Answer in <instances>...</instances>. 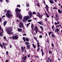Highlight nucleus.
<instances>
[{
	"label": "nucleus",
	"instance_id": "nucleus-1",
	"mask_svg": "<svg viewBox=\"0 0 62 62\" xmlns=\"http://www.w3.org/2000/svg\"><path fill=\"white\" fill-rule=\"evenodd\" d=\"M19 12H20V11H21V10L19 9L18 8L16 9V12L17 17H19V18H20V19L21 20V19H22V16L21 14H19Z\"/></svg>",
	"mask_w": 62,
	"mask_h": 62
},
{
	"label": "nucleus",
	"instance_id": "nucleus-2",
	"mask_svg": "<svg viewBox=\"0 0 62 62\" xmlns=\"http://www.w3.org/2000/svg\"><path fill=\"white\" fill-rule=\"evenodd\" d=\"M23 19L22 21L23 22H25L26 21H27L28 20L30 19V17L28 16H25L23 17Z\"/></svg>",
	"mask_w": 62,
	"mask_h": 62
},
{
	"label": "nucleus",
	"instance_id": "nucleus-3",
	"mask_svg": "<svg viewBox=\"0 0 62 62\" xmlns=\"http://www.w3.org/2000/svg\"><path fill=\"white\" fill-rule=\"evenodd\" d=\"M10 13H11V12H10V11L8 10L7 11V13L6 14V15L7 16V17H8L9 18H10V17H11V16H12V15L10 14Z\"/></svg>",
	"mask_w": 62,
	"mask_h": 62
},
{
	"label": "nucleus",
	"instance_id": "nucleus-4",
	"mask_svg": "<svg viewBox=\"0 0 62 62\" xmlns=\"http://www.w3.org/2000/svg\"><path fill=\"white\" fill-rule=\"evenodd\" d=\"M6 32L8 33V34L9 35V34H13V32H12V30L9 29H6Z\"/></svg>",
	"mask_w": 62,
	"mask_h": 62
},
{
	"label": "nucleus",
	"instance_id": "nucleus-5",
	"mask_svg": "<svg viewBox=\"0 0 62 62\" xmlns=\"http://www.w3.org/2000/svg\"><path fill=\"white\" fill-rule=\"evenodd\" d=\"M19 27L20 28H22V27H23V23L20 22L19 23Z\"/></svg>",
	"mask_w": 62,
	"mask_h": 62
},
{
	"label": "nucleus",
	"instance_id": "nucleus-6",
	"mask_svg": "<svg viewBox=\"0 0 62 62\" xmlns=\"http://www.w3.org/2000/svg\"><path fill=\"white\" fill-rule=\"evenodd\" d=\"M29 14L30 17V18H31V17H32V13L30 11L29 12Z\"/></svg>",
	"mask_w": 62,
	"mask_h": 62
},
{
	"label": "nucleus",
	"instance_id": "nucleus-7",
	"mask_svg": "<svg viewBox=\"0 0 62 62\" xmlns=\"http://www.w3.org/2000/svg\"><path fill=\"white\" fill-rule=\"evenodd\" d=\"M46 10L48 12H49V7L48 6V5H46Z\"/></svg>",
	"mask_w": 62,
	"mask_h": 62
},
{
	"label": "nucleus",
	"instance_id": "nucleus-8",
	"mask_svg": "<svg viewBox=\"0 0 62 62\" xmlns=\"http://www.w3.org/2000/svg\"><path fill=\"white\" fill-rule=\"evenodd\" d=\"M36 40H37V45H38V47H39V46H40L39 45V41L37 40V39H35Z\"/></svg>",
	"mask_w": 62,
	"mask_h": 62
},
{
	"label": "nucleus",
	"instance_id": "nucleus-9",
	"mask_svg": "<svg viewBox=\"0 0 62 62\" xmlns=\"http://www.w3.org/2000/svg\"><path fill=\"white\" fill-rule=\"evenodd\" d=\"M26 58H27V56L25 55V56H24L22 58V59H23L24 60H25Z\"/></svg>",
	"mask_w": 62,
	"mask_h": 62
},
{
	"label": "nucleus",
	"instance_id": "nucleus-10",
	"mask_svg": "<svg viewBox=\"0 0 62 62\" xmlns=\"http://www.w3.org/2000/svg\"><path fill=\"white\" fill-rule=\"evenodd\" d=\"M46 15V17L47 18H49L50 17V16L49 15H48V14L46 13V12H45Z\"/></svg>",
	"mask_w": 62,
	"mask_h": 62
},
{
	"label": "nucleus",
	"instance_id": "nucleus-11",
	"mask_svg": "<svg viewBox=\"0 0 62 62\" xmlns=\"http://www.w3.org/2000/svg\"><path fill=\"white\" fill-rule=\"evenodd\" d=\"M34 30H39V29H38V27H37V26H35L34 27Z\"/></svg>",
	"mask_w": 62,
	"mask_h": 62
},
{
	"label": "nucleus",
	"instance_id": "nucleus-12",
	"mask_svg": "<svg viewBox=\"0 0 62 62\" xmlns=\"http://www.w3.org/2000/svg\"><path fill=\"white\" fill-rule=\"evenodd\" d=\"M18 31L19 32H22V29L20 28H19L18 29Z\"/></svg>",
	"mask_w": 62,
	"mask_h": 62
},
{
	"label": "nucleus",
	"instance_id": "nucleus-13",
	"mask_svg": "<svg viewBox=\"0 0 62 62\" xmlns=\"http://www.w3.org/2000/svg\"><path fill=\"white\" fill-rule=\"evenodd\" d=\"M52 37L53 38H55V35H54V34H52Z\"/></svg>",
	"mask_w": 62,
	"mask_h": 62
},
{
	"label": "nucleus",
	"instance_id": "nucleus-14",
	"mask_svg": "<svg viewBox=\"0 0 62 62\" xmlns=\"http://www.w3.org/2000/svg\"><path fill=\"white\" fill-rule=\"evenodd\" d=\"M18 39V35H17L15 36V39Z\"/></svg>",
	"mask_w": 62,
	"mask_h": 62
},
{
	"label": "nucleus",
	"instance_id": "nucleus-15",
	"mask_svg": "<svg viewBox=\"0 0 62 62\" xmlns=\"http://www.w3.org/2000/svg\"><path fill=\"white\" fill-rule=\"evenodd\" d=\"M7 23V21H5L4 22L3 24H4V26L6 25V24Z\"/></svg>",
	"mask_w": 62,
	"mask_h": 62
},
{
	"label": "nucleus",
	"instance_id": "nucleus-16",
	"mask_svg": "<svg viewBox=\"0 0 62 62\" xmlns=\"http://www.w3.org/2000/svg\"><path fill=\"white\" fill-rule=\"evenodd\" d=\"M30 46L29 45H27V47L28 49H30Z\"/></svg>",
	"mask_w": 62,
	"mask_h": 62
},
{
	"label": "nucleus",
	"instance_id": "nucleus-17",
	"mask_svg": "<svg viewBox=\"0 0 62 62\" xmlns=\"http://www.w3.org/2000/svg\"><path fill=\"white\" fill-rule=\"evenodd\" d=\"M34 48V49H36V46L34 44H32Z\"/></svg>",
	"mask_w": 62,
	"mask_h": 62
},
{
	"label": "nucleus",
	"instance_id": "nucleus-18",
	"mask_svg": "<svg viewBox=\"0 0 62 62\" xmlns=\"http://www.w3.org/2000/svg\"><path fill=\"white\" fill-rule=\"evenodd\" d=\"M21 49L22 52H23L24 51V49H23V47H21Z\"/></svg>",
	"mask_w": 62,
	"mask_h": 62
},
{
	"label": "nucleus",
	"instance_id": "nucleus-19",
	"mask_svg": "<svg viewBox=\"0 0 62 62\" xmlns=\"http://www.w3.org/2000/svg\"><path fill=\"white\" fill-rule=\"evenodd\" d=\"M40 27V28H41L42 30V31H43V28L42 26H41Z\"/></svg>",
	"mask_w": 62,
	"mask_h": 62
},
{
	"label": "nucleus",
	"instance_id": "nucleus-20",
	"mask_svg": "<svg viewBox=\"0 0 62 62\" xmlns=\"http://www.w3.org/2000/svg\"><path fill=\"white\" fill-rule=\"evenodd\" d=\"M50 3H52V4H54V3L53 1H52L51 0L50 1Z\"/></svg>",
	"mask_w": 62,
	"mask_h": 62
},
{
	"label": "nucleus",
	"instance_id": "nucleus-21",
	"mask_svg": "<svg viewBox=\"0 0 62 62\" xmlns=\"http://www.w3.org/2000/svg\"><path fill=\"white\" fill-rule=\"evenodd\" d=\"M58 11L59 13H61V11L59 9L58 10Z\"/></svg>",
	"mask_w": 62,
	"mask_h": 62
},
{
	"label": "nucleus",
	"instance_id": "nucleus-22",
	"mask_svg": "<svg viewBox=\"0 0 62 62\" xmlns=\"http://www.w3.org/2000/svg\"><path fill=\"white\" fill-rule=\"evenodd\" d=\"M38 23H39L40 24H42V23L41 22V21H40L39 22H38Z\"/></svg>",
	"mask_w": 62,
	"mask_h": 62
},
{
	"label": "nucleus",
	"instance_id": "nucleus-23",
	"mask_svg": "<svg viewBox=\"0 0 62 62\" xmlns=\"http://www.w3.org/2000/svg\"><path fill=\"white\" fill-rule=\"evenodd\" d=\"M0 37H2L3 36V33L2 32L0 33Z\"/></svg>",
	"mask_w": 62,
	"mask_h": 62
},
{
	"label": "nucleus",
	"instance_id": "nucleus-24",
	"mask_svg": "<svg viewBox=\"0 0 62 62\" xmlns=\"http://www.w3.org/2000/svg\"><path fill=\"white\" fill-rule=\"evenodd\" d=\"M55 30L57 31V32H58L59 31V30L58 29H56Z\"/></svg>",
	"mask_w": 62,
	"mask_h": 62
},
{
	"label": "nucleus",
	"instance_id": "nucleus-25",
	"mask_svg": "<svg viewBox=\"0 0 62 62\" xmlns=\"http://www.w3.org/2000/svg\"><path fill=\"white\" fill-rule=\"evenodd\" d=\"M25 44L26 45H27V44H29L30 43H29L28 42H26Z\"/></svg>",
	"mask_w": 62,
	"mask_h": 62
},
{
	"label": "nucleus",
	"instance_id": "nucleus-26",
	"mask_svg": "<svg viewBox=\"0 0 62 62\" xmlns=\"http://www.w3.org/2000/svg\"><path fill=\"white\" fill-rule=\"evenodd\" d=\"M59 26H60V27H61L62 26H61V25H59L57 26L56 27H56H59Z\"/></svg>",
	"mask_w": 62,
	"mask_h": 62
},
{
	"label": "nucleus",
	"instance_id": "nucleus-27",
	"mask_svg": "<svg viewBox=\"0 0 62 62\" xmlns=\"http://www.w3.org/2000/svg\"><path fill=\"white\" fill-rule=\"evenodd\" d=\"M42 16H43V15H40L39 17L40 19H41L42 18Z\"/></svg>",
	"mask_w": 62,
	"mask_h": 62
},
{
	"label": "nucleus",
	"instance_id": "nucleus-28",
	"mask_svg": "<svg viewBox=\"0 0 62 62\" xmlns=\"http://www.w3.org/2000/svg\"><path fill=\"white\" fill-rule=\"evenodd\" d=\"M40 16V14H39V13H37V16H38V17H39V16Z\"/></svg>",
	"mask_w": 62,
	"mask_h": 62
},
{
	"label": "nucleus",
	"instance_id": "nucleus-29",
	"mask_svg": "<svg viewBox=\"0 0 62 62\" xmlns=\"http://www.w3.org/2000/svg\"><path fill=\"white\" fill-rule=\"evenodd\" d=\"M12 38L13 39H15V36H12Z\"/></svg>",
	"mask_w": 62,
	"mask_h": 62
},
{
	"label": "nucleus",
	"instance_id": "nucleus-30",
	"mask_svg": "<svg viewBox=\"0 0 62 62\" xmlns=\"http://www.w3.org/2000/svg\"><path fill=\"white\" fill-rule=\"evenodd\" d=\"M0 47H1V48H3V45H2L1 44H0Z\"/></svg>",
	"mask_w": 62,
	"mask_h": 62
},
{
	"label": "nucleus",
	"instance_id": "nucleus-31",
	"mask_svg": "<svg viewBox=\"0 0 62 62\" xmlns=\"http://www.w3.org/2000/svg\"><path fill=\"white\" fill-rule=\"evenodd\" d=\"M26 40L27 41H28V40H29V39H28L27 38H26Z\"/></svg>",
	"mask_w": 62,
	"mask_h": 62
},
{
	"label": "nucleus",
	"instance_id": "nucleus-32",
	"mask_svg": "<svg viewBox=\"0 0 62 62\" xmlns=\"http://www.w3.org/2000/svg\"><path fill=\"white\" fill-rule=\"evenodd\" d=\"M23 39L24 41L25 42H26V41H25V38L23 37Z\"/></svg>",
	"mask_w": 62,
	"mask_h": 62
},
{
	"label": "nucleus",
	"instance_id": "nucleus-33",
	"mask_svg": "<svg viewBox=\"0 0 62 62\" xmlns=\"http://www.w3.org/2000/svg\"><path fill=\"white\" fill-rule=\"evenodd\" d=\"M53 9H57V8L56 7L53 8Z\"/></svg>",
	"mask_w": 62,
	"mask_h": 62
},
{
	"label": "nucleus",
	"instance_id": "nucleus-34",
	"mask_svg": "<svg viewBox=\"0 0 62 62\" xmlns=\"http://www.w3.org/2000/svg\"><path fill=\"white\" fill-rule=\"evenodd\" d=\"M26 6H27L26 7H29V4H26Z\"/></svg>",
	"mask_w": 62,
	"mask_h": 62
},
{
	"label": "nucleus",
	"instance_id": "nucleus-35",
	"mask_svg": "<svg viewBox=\"0 0 62 62\" xmlns=\"http://www.w3.org/2000/svg\"><path fill=\"white\" fill-rule=\"evenodd\" d=\"M52 33V32H49V35L50 36V35H51V34Z\"/></svg>",
	"mask_w": 62,
	"mask_h": 62
},
{
	"label": "nucleus",
	"instance_id": "nucleus-36",
	"mask_svg": "<svg viewBox=\"0 0 62 62\" xmlns=\"http://www.w3.org/2000/svg\"><path fill=\"white\" fill-rule=\"evenodd\" d=\"M33 24H32L31 25V28H32H32H33Z\"/></svg>",
	"mask_w": 62,
	"mask_h": 62
},
{
	"label": "nucleus",
	"instance_id": "nucleus-37",
	"mask_svg": "<svg viewBox=\"0 0 62 62\" xmlns=\"http://www.w3.org/2000/svg\"><path fill=\"white\" fill-rule=\"evenodd\" d=\"M42 56H43V55H44V53H43V52H42Z\"/></svg>",
	"mask_w": 62,
	"mask_h": 62
},
{
	"label": "nucleus",
	"instance_id": "nucleus-38",
	"mask_svg": "<svg viewBox=\"0 0 62 62\" xmlns=\"http://www.w3.org/2000/svg\"><path fill=\"white\" fill-rule=\"evenodd\" d=\"M39 3L37 4V6H38V7H39Z\"/></svg>",
	"mask_w": 62,
	"mask_h": 62
},
{
	"label": "nucleus",
	"instance_id": "nucleus-39",
	"mask_svg": "<svg viewBox=\"0 0 62 62\" xmlns=\"http://www.w3.org/2000/svg\"><path fill=\"white\" fill-rule=\"evenodd\" d=\"M17 7H19V8H20V5H17Z\"/></svg>",
	"mask_w": 62,
	"mask_h": 62
},
{
	"label": "nucleus",
	"instance_id": "nucleus-40",
	"mask_svg": "<svg viewBox=\"0 0 62 62\" xmlns=\"http://www.w3.org/2000/svg\"><path fill=\"white\" fill-rule=\"evenodd\" d=\"M51 45H52V47H54V44H51Z\"/></svg>",
	"mask_w": 62,
	"mask_h": 62
},
{
	"label": "nucleus",
	"instance_id": "nucleus-41",
	"mask_svg": "<svg viewBox=\"0 0 62 62\" xmlns=\"http://www.w3.org/2000/svg\"><path fill=\"white\" fill-rule=\"evenodd\" d=\"M42 35H40L39 36V37L40 38H42Z\"/></svg>",
	"mask_w": 62,
	"mask_h": 62
},
{
	"label": "nucleus",
	"instance_id": "nucleus-42",
	"mask_svg": "<svg viewBox=\"0 0 62 62\" xmlns=\"http://www.w3.org/2000/svg\"><path fill=\"white\" fill-rule=\"evenodd\" d=\"M8 54V51H7L6 52V54Z\"/></svg>",
	"mask_w": 62,
	"mask_h": 62
},
{
	"label": "nucleus",
	"instance_id": "nucleus-43",
	"mask_svg": "<svg viewBox=\"0 0 62 62\" xmlns=\"http://www.w3.org/2000/svg\"><path fill=\"white\" fill-rule=\"evenodd\" d=\"M31 22V20H28V22Z\"/></svg>",
	"mask_w": 62,
	"mask_h": 62
},
{
	"label": "nucleus",
	"instance_id": "nucleus-44",
	"mask_svg": "<svg viewBox=\"0 0 62 62\" xmlns=\"http://www.w3.org/2000/svg\"><path fill=\"white\" fill-rule=\"evenodd\" d=\"M54 25H53V26H52V29H54Z\"/></svg>",
	"mask_w": 62,
	"mask_h": 62
},
{
	"label": "nucleus",
	"instance_id": "nucleus-45",
	"mask_svg": "<svg viewBox=\"0 0 62 62\" xmlns=\"http://www.w3.org/2000/svg\"><path fill=\"white\" fill-rule=\"evenodd\" d=\"M39 48H38V49H37V52H38V51H39Z\"/></svg>",
	"mask_w": 62,
	"mask_h": 62
},
{
	"label": "nucleus",
	"instance_id": "nucleus-46",
	"mask_svg": "<svg viewBox=\"0 0 62 62\" xmlns=\"http://www.w3.org/2000/svg\"><path fill=\"white\" fill-rule=\"evenodd\" d=\"M35 30V31L36 33H37L38 32V30Z\"/></svg>",
	"mask_w": 62,
	"mask_h": 62
},
{
	"label": "nucleus",
	"instance_id": "nucleus-47",
	"mask_svg": "<svg viewBox=\"0 0 62 62\" xmlns=\"http://www.w3.org/2000/svg\"><path fill=\"white\" fill-rule=\"evenodd\" d=\"M33 14H36V13H35V12H33Z\"/></svg>",
	"mask_w": 62,
	"mask_h": 62
},
{
	"label": "nucleus",
	"instance_id": "nucleus-48",
	"mask_svg": "<svg viewBox=\"0 0 62 62\" xmlns=\"http://www.w3.org/2000/svg\"><path fill=\"white\" fill-rule=\"evenodd\" d=\"M54 24H55V25H57V23H56V22H55L54 23Z\"/></svg>",
	"mask_w": 62,
	"mask_h": 62
},
{
	"label": "nucleus",
	"instance_id": "nucleus-49",
	"mask_svg": "<svg viewBox=\"0 0 62 62\" xmlns=\"http://www.w3.org/2000/svg\"><path fill=\"white\" fill-rule=\"evenodd\" d=\"M50 58L49 57H48V58L47 59V60H48V61H49V60H50Z\"/></svg>",
	"mask_w": 62,
	"mask_h": 62
},
{
	"label": "nucleus",
	"instance_id": "nucleus-50",
	"mask_svg": "<svg viewBox=\"0 0 62 62\" xmlns=\"http://www.w3.org/2000/svg\"><path fill=\"white\" fill-rule=\"evenodd\" d=\"M45 20L46 21V22H48V21H47V19H45Z\"/></svg>",
	"mask_w": 62,
	"mask_h": 62
},
{
	"label": "nucleus",
	"instance_id": "nucleus-51",
	"mask_svg": "<svg viewBox=\"0 0 62 62\" xmlns=\"http://www.w3.org/2000/svg\"><path fill=\"white\" fill-rule=\"evenodd\" d=\"M49 54H52V52L51 51H49Z\"/></svg>",
	"mask_w": 62,
	"mask_h": 62
},
{
	"label": "nucleus",
	"instance_id": "nucleus-52",
	"mask_svg": "<svg viewBox=\"0 0 62 62\" xmlns=\"http://www.w3.org/2000/svg\"><path fill=\"white\" fill-rule=\"evenodd\" d=\"M35 3H36V4H37V2L36 1V0H35Z\"/></svg>",
	"mask_w": 62,
	"mask_h": 62
},
{
	"label": "nucleus",
	"instance_id": "nucleus-53",
	"mask_svg": "<svg viewBox=\"0 0 62 62\" xmlns=\"http://www.w3.org/2000/svg\"><path fill=\"white\" fill-rule=\"evenodd\" d=\"M4 17H5V15H4L2 16V18H4Z\"/></svg>",
	"mask_w": 62,
	"mask_h": 62
},
{
	"label": "nucleus",
	"instance_id": "nucleus-54",
	"mask_svg": "<svg viewBox=\"0 0 62 62\" xmlns=\"http://www.w3.org/2000/svg\"><path fill=\"white\" fill-rule=\"evenodd\" d=\"M56 16L57 17H58V16H57V14H56Z\"/></svg>",
	"mask_w": 62,
	"mask_h": 62
},
{
	"label": "nucleus",
	"instance_id": "nucleus-55",
	"mask_svg": "<svg viewBox=\"0 0 62 62\" xmlns=\"http://www.w3.org/2000/svg\"><path fill=\"white\" fill-rule=\"evenodd\" d=\"M6 2H8V0H6Z\"/></svg>",
	"mask_w": 62,
	"mask_h": 62
},
{
	"label": "nucleus",
	"instance_id": "nucleus-56",
	"mask_svg": "<svg viewBox=\"0 0 62 62\" xmlns=\"http://www.w3.org/2000/svg\"><path fill=\"white\" fill-rule=\"evenodd\" d=\"M27 57H30V55H27Z\"/></svg>",
	"mask_w": 62,
	"mask_h": 62
},
{
	"label": "nucleus",
	"instance_id": "nucleus-57",
	"mask_svg": "<svg viewBox=\"0 0 62 62\" xmlns=\"http://www.w3.org/2000/svg\"><path fill=\"white\" fill-rule=\"evenodd\" d=\"M4 39H6V37L5 36L4 37Z\"/></svg>",
	"mask_w": 62,
	"mask_h": 62
},
{
	"label": "nucleus",
	"instance_id": "nucleus-58",
	"mask_svg": "<svg viewBox=\"0 0 62 62\" xmlns=\"http://www.w3.org/2000/svg\"><path fill=\"white\" fill-rule=\"evenodd\" d=\"M23 36H25V35H26V34H25V33H24V34H23Z\"/></svg>",
	"mask_w": 62,
	"mask_h": 62
},
{
	"label": "nucleus",
	"instance_id": "nucleus-59",
	"mask_svg": "<svg viewBox=\"0 0 62 62\" xmlns=\"http://www.w3.org/2000/svg\"><path fill=\"white\" fill-rule=\"evenodd\" d=\"M1 31L2 32V33H3V29H1Z\"/></svg>",
	"mask_w": 62,
	"mask_h": 62
},
{
	"label": "nucleus",
	"instance_id": "nucleus-60",
	"mask_svg": "<svg viewBox=\"0 0 62 62\" xmlns=\"http://www.w3.org/2000/svg\"><path fill=\"white\" fill-rule=\"evenodd\" d=\"M19 20H18V19H17V20H16V22H19Z\"/></svg>",
	"mask_w": 62,
	"mask_h": 62
},
{
	"label": "nucleus",
	"instance_id": "nucleus-61",
	"mask_svg": "<svg viewBox=\"0 0 62 62\" xmlns=\"http://www.w3.org/2000/svg\"><path fill=\"white\" fill-rule=\"evenodd\" d=\"M57 25H58V24H59V22H57Z\"/></svg>",
	"mask_w": 62,
	"mask_h": 62
},
{
	"label": "nucleus",
	"instance_id": "nucleus-62",
	"mask_svg": "<svg viewBox=\"0 0 62 62\" xmlns=\"http://www.w3.org/2000/svg\"><path fill=\"white\" fill-rule=\"evenodd\" d=\"M2 21V19L0 18V22H1Z\"/></svg>",
	"mask_w": 62,
	"mask_h": 62
},
{
	"label": "nucleus",
	"instance_id": "nucleus-63",
	"mask_svg": "<svg viewBox=\"0 0 62 62\" xmlns=\"http://www.w3.org/2000/svg\"><path fill=\"white\" fill-rule=\"evenodd\" d=\"M28 25H29V24H27V26H28Z\"/></svg>",
	"mask_w": 62,
	"mask_h": 62
},
{
	"label": "nucleus",
	"instance_id": "nucleus-64",
	"mask_svg": "<svg viewBox=\"0 0 62 62\" xmlns=\"http://www.w3.org/2000/svg\"><path fill=\"white\" fill-rule=\"evenodd\" d=\"M6 62H8V60H6Z\"/></svg>",
	"mask_w": 62,
	"mask_h": 62
}]
</instances>
